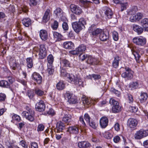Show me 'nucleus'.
Masks as SVG:
<instances>
[{"label": "nucleus", "instance_id": "aec40b11", "mask_svg": "<svg viewBox=\"0 0 148 148\" xmlns=\"http://www.w3.org/2000/svg\"><path fill=\"white\" fill-rule=\"evenodd\" d=\"M50 10L49 9H47L45 11L42 18V21L43 22L46 23L50 19Z\"/></svg>", "mask_w": 148, "mask_h": 148}, {"label": "nucleus", "instance_id": "423d86ee", "mask_svg": "<svg viewBox=\"0 0 148 148\" xmlns=\"http://www.w3.org/2000/svg\"><path fill=\"white\" fill-rule=\"evenodd\" d=\"M133 42L135 45L140 46H144L146 43V39L142 36L135 37L132 39Z\"/></svg>", "mask_w": 148, "mask_h": 148}, {"label": "nucleus", "instance_id": "4468645a", "mask_svg": "<svg viewBox=\"0 0 148 148\" xmlns=\"http://www.w3.org/2000/svg\"><path fill=\"white\" fill-rule=\"evenodd\" d=\"M65 125L63 122L61 121H59L56 124L55 132L57 133L62 132L65 129Z\"/></svg>", "mask_w": 148, "mask_h": 148}, {"label": "nucleus", "instance_id": "603ef678", "mask_svg": "<svg viewBox=\"0 0 148 148\" xmlns=\"http://www.w3.org/2000/svg\"><path fill=\"white\" fill-rule=\"evenodd\" d=\"M87 55L84 53L80 54L79 56V59L81 61H83L85 60L86 58L87 59Z\"/></svg>", "mask_w": 148, "mask_h": 148}, {"label": "nucleus", "instance_id": "bb28decb", "mask_svg": "<svg viewBox=\"0 0 148 148\" xmlns=\"http://www.w3.org/2000/svg\"><path fill=\"white\" fill-rule=\"evenodd\" d=\"M0 86L5 88H10L11 90L13 91V90L10 88L9 83L5 80H1L0 81Z\"/></svg>", "mask_w": 148, "mask_h": 148}, {"label": "nucleus", "instance_id": "3c124183", "mask_svg": "<svg viewBox=\"0 0 148 148\" xmlns=\"http://www.w3.org/2000/svg\"><path fill=\"white\" fill-rule=\"evenodd\" d=\"M109 103L113 106L116 105L117 104H119V103L113 98H111L110 99Z\"/></svg>", "mask_w": 148, "mask_h": 148}, {"label": "nucleus", "instance_id": "774afa93", "mask_svg": "<svg viewBox=\"0 0 148 148\" xmlns=\"http://www.w3.org/2000/svg\"><path fill=\"white\" fill-rule=\"evenodd\" d=\"M20 144L24 148H27V145L26 144V142L23 140L20 141Z\"/></svg>", "mask_w": 148, "mask_h": 148}, {"label": "nucleus", "instance_id": "39448f33", "mask_svg": "<svg viewBox=\"0 0 148 148\" xmlns=\"http://www.w3.org/2000/svg\"><path fill=\"white\" fill-rule=\"evenodd\" d=\"M22 116L31 122L34 119V111L32 109H29L27 111H24L22 113Z\"/></svg>", "mask_w": 148, "mask_h": 148}, {"label": "nucleus", "instance_id": "864d4df0", "mask_svg": "<svg viewBox=\"0 0 148 148\" xmlns=\"http://www.w3.org/2000/svg\"><path fill=\"white\" fill-rule=\"evenodd\" d=\"M90 79H91L92 77L95 80H98L101 78V76L99 74H93L90 76Z\"/></svg>", "mask_w": 148, "mask_h": 148}, {"label": "nucleus", "instance_id": "052dcab7", "mask_svg": "<svg viewBox=\"0 0 148 148\" xmlns=\"http://www.w3.org/2000/svg\"><path fill=\"white\" fill-rule=\"evenodd\" d=\"M112 36L114 40L115 41H117L119 39L118 33L116 31H114L113 32Z\"/></svg>", "mask_w": 148, "mask_h": 148}, {"label": "nucleus", "instance_id": "69168bd1", "mask_svg": "<svg viewBox=\"0 0 148 148\" xmlns=\"http://www.w3.org/2000/svg\"><path fill=\"white\" fill-rule=\"evenodd\" d=\"M84 118L87 122L88 123L90 122V118L88 114L86 113L85 114L84 116Z\"/></svg>", "mask_w": 148, "mask_h": 148}, {"label": "nucleus", "instance_id": "a18cd8bd", "mask_svg": "<svg viewBox=\"0 0 148 148\" xmlns=\"http://www.w3.org/2000/svg\"><path fill=\"white\" fill-rule=\"evenodd\" d=\"M27 95L30 99H32L34 96L33 90H28L27 92Z\"/></svg>", "mask_w": 148, "mask_h": 148}, {"label": "nucleus", "instance_id": "4d7b16f0", "mask_svg": "<svg viewBox=\"0 0 148 148\" xmlns=\"http://www.w3.org/2000/svg\"><path fill=\"white\" fill-rule=\"evenodd\" d=\"M143 14L141 13L138 12L135 15V18L137 21H138L143 17Z\"/></svg>", "mask_w": 148, "mask_h": 148}, {"label": "nucleus", "instance_id": "5fc2aeb1", "mask_svg": "<svg viewBox=\"0 0 148 148\" xmlns=\"http://www.w3.org/2000/svg\"><path fill=\"white\" fill-rule=\"evenodd\" d=\"M2 47L1 48V51H0V52H1V55L2 56H3L5 54H6V51L7 50V49H8V47H4L3 45H2Z\"/></svg>", "mask_w": 148, "mask_h": 148}, {"label": "nucleus", "instance_id": "f03ea898", "mask_svg": "<svg viewBox=\"0 0 148 148\" xmlns=\"http://www.w3.org/2000/svg\"><path fill=\"white\" fill-rule=\"evenodd\" d=\"M86 24V21L84 19L81 18L78 22L75 21L72 23V25L74 30L78 33L82 29L85 28V25Z\"/></svg>", "mask_w": 148, "mask_h": 148}, {"label": "nucleus", "instance_id": "0e129e2a", "mask_svg": "<svg viewBox=\"0 0 148 148\" xmlns=\"http://www.w3.org/2000/svg\"><path fill=\"white\" fill-rule=\"evenodd\" d=\"M138 108L136 107L130 106L129 108V111L132 112H136L137 111Z\"/></svg>", "mask_w": 148, "mask_h": 148}, {"label": "nucleus", "instance_id": "ea45409f", "mask_svg": "<svg viewBox=\"0 0 148 148\" xmlns=\"http://www.w3.org/2000/svg\"><path fill=\"white\" fill-rule=\"evenodd\" d=\"M104 137L107 139H110L113 137L112 135L108 131L105 132L103 133Z\"/></svg>", "mask_w": 148, "mask_h": 148}, {"label": "nucleus", "instance_id": "dca6fc26", "mask_svg": "<svg viewBox=\"0 0 148 148\" xmlns=\"http://www.w3.org/2000/svg\"><path fill=\"white\" fill-rule=\"evenodd\" d=\"M32 78L37 84H40L42 82V77L41 75L38 73L35 72L32 75Z\"/></svg>", "mask_w": 148, "mask_h": 148}, {"label": "nucleus", "instance_id": "a878e982", "mask_svg": "<svg viewBox=\"0 0 148 148\" xmlns=\"http://www.w3.org/2000/svg\"><path fill=\"white\" fill-rule=\"evenodd\" d=\"M133 30L137 33L138 35L141 34L143 31L144 28L138 25H134L133 27Z\"/></svg>", "mask_w": 148, "mask_h": 148}, {"label": "nucleus", "instance_id": "7c9ffc66", "mask_svg": "<svg viewBox=\"0 0 148 148\" xmlns=\"http://www.w3.org/2000/svg\"><path fill=\"white\" fill-rule=\"evenodd\" d=\"M22 21L23 25L25 27H28L31 25L32 21L28 18H24Z\"/></svg>", "mask_w": 148, "mask_h": 148}, {"label": "nucleus", "instance_id": "1a4fd4ad", "mask_svg": "<svg viewBox=\"0 0 148 148\" xmlns=\"http://www.w3.org/2000/svg\"><path fill=\"white\" fill-rule=\"evenodd\" d=\"M70 8L71 11L73 13L77 15H80L82 12V9L80 7L74 4L70 5Z\"/></svg>", "mask_w": 148, "mask_h": 148}, {"label": "nucleus", "instance_id": "5701e85b", "mask_svg": "<svg viewBox=\"0 0 148 148\" xmlns=\"http://www.w3.org/2000/svg\"><path fill=\"white\" fill-rule=\"evenodd\" d=\"M141 25L145 31L148 32V18H145L141 20Z\"/></svg>", "mask_w": 148, "mask_h": 148}, {"label": "nucleus", "instance_id": "8fccbe9b", "mask_svg": "<svg viewBox=\"0 0 148 148\" xmlns=\"http://www.w3.org/2000/svg\"><path fill=\"white\" fill-rule=\"evenodd\" d=\"M61 64L64 66L70 67V64L69 62L66 60H63L61 62Z\"/></svg>", "mask_w": 148, "mask_h": 148}, {"label": "nucleus", "instance_id": "e2e57ef3", "mask_svg": "<svg viewBox=\"0 0 148 148\" xmlns=\"http://www.w3.org/2000/svg\"><path fill=\"white\" fill-rule=\"evenodd\" d=\"M6 98L5 95L3 93H0V101H3L5 100Z\"/></svg>", "mask_w": 148, "mask_h": 148}, {"label": "nucleus", "instance_id": "c85d7f7f", "mask_svg": "<svg viewBox=\"0 0 148 148\" xmlns=\"http://www.w3.org/2000/svg\"><path fill=\"white\" fill-rule=\"evenodd\" d=\"M100 39L102 41H106L109 38L108 34L107 33H105L102 30V32L100 33L99 36Z\"/></svg>", "mask_w": 148, "mask_h": 148}, {"label": "nucleus", "instance_id": "c756f323", "mask_svg": "<svg viewBox=\"0 0 148 148\" xmlns=\"http://www.w3.org/2000/svg\"><path fill=\"white\" fill-rule=\"evenodd\" d=\"M120 60V58L118 56H116L114 58L112 63V66L113 67L116 69L119 65V62Z\"/></svg>", "mask_w": 148, "mask_h": 148}, {"label": "nucleus", "instance_id": "72a5a7b5", "mask_svg": "<svg viewBox=\"0 0 148 148\" xmlns=\"http://www.w3.org/2000/svg\"><path fill=\"white\" fill-rule=\"evenodd\" d=\"M65 84L63 81H60L56 85V88L58 90H61L65 88Z\"/></svg>", "mask_w": 148, "mask_h": 148}, {"label": "nucleus", "instance_id": "a211bd4d", "mask_svg": "<svg viewBox=\"0 0 148 148\" xmlns=\"http://www.w3.org/2000/svg\"><path fill=\"white\" fill-rule=\"evenodd\" d=\"M108 120L106 117H103L100 120V125L102 128H106L108 125Z\"/></svg>", "mask_w": 148, "mask_h": 148}, {"label": "nucleus", "instance_id": "2eb2a0df", "mask_svg": "<svg viewBox=\"0 0 148 148\" xmlns=\"http://www.w3.org/2000/svg\"><path fill=\"white\" fill-rule=\"evenodd\" d=\"M94 27V25H92L89 27V30L90 32L91 33L92 35L93 36H97L99 34H100L103 30L99 28L95 29Z\"/></svg>", "mask_w": 148, "mask_h": 148}, {"label": "nucleus", "instance_id": "338daca9", "mask_svg": "<svg viewBox=\"0 0 148 148\" xmlns=\"http://www.w3.org/2000/svg\"><path fill=\"white\" fill-rule=\"evenodd\" d=\"M62 27L64 30H67L69 29L68 25L66 22H64L62 24Z\"/></svg>", "mask_w": 148, "mask_h": 148}, {"label": "nucleus", "instance_id": "2f4dec72", "mask_svg": "<svg viewBox=\"0 0 148 148\" xmlns=\"http://www.w3.org/2000/svg\"><path fill=\"white\" fill-rule=\"evenodd\" d=\"M148 95L147 93L145 92L141 93L140 95V101L141 103L145 102L147 99Z\"/></svg>", "mask_w": 148, "mask_h": 148}, {"label": "nucleus", "instance_id": "473e14b6", "mask_svg": "<svg viewBox=\"0 0 148 148\" xmlns=\"http://www.w3.org/2000/svg\"><path fill=\"white\" fill-rule=\"evenodd\" d=\"M121 107L119 106V104L113 106L112 108V110L114 113H117L121 111Z\"/></svg>", "mask_w": 148, "mask_h": 148}, {"label": "nucleus", "instance_id": "9d476101", "mask_svg": "<svg viewBox=\"0 0 148 148\" xmlns=\"http://www.w3.org/2000/svg\"><path fill=\"white\" fill-rule=\"evenodd\" d=\"M138 122L136 119L133 118H129L127 121V125L130 128H135L138 125Z\"/></svg>", "mask_w": 148, "mask_h": 148}, {"label": "nucleus", "instance_id": "4be33fe9", "mask_svg": "<svg viewBox=\"0 0 148 148\" xmlns=\"http://www.w3.org/2000/svg\"><path fill=\"white\" fill-rule=\"evenodd\" d=\"M39 35L41 39L43 41L47 40L48 35L47 31L45 30H41L40 31Z\"/></svg>", "mask_w": 148, "mask_h": 148}, {"label": "nucleus", "instance_id": "e433bc0d", "mask_svg": "<svg viewBox=\"0 0 148 148\" xmlns=\"http://www.w3.org/2000/svg\"><path fill=\"white\" fill-rule=\"evenodd\" d=\"M138 10L137 7L136 6H133L131 7L128 11V14L129 15L134 14Z\"/></svg>", "mask_w": 148, "mask_h": 148}, {"label": "nucleus", "instance_id": "13d9d810", "mask_svg": "<svg viewBox=\"0 0 148 148\" xmlns=\"http://www.w3.org/2000/svg\"><path fill=\"white\" fill-rule=\"evenodd\" d=\"M58 26V23L56 21H55L51 25L52 28L54 30L57 29Z\"/></svg>", "mask_w": 148, "mask_h": 148}, {"label": "nucleus", "instance_id": "f3484780", "mask_svg": "<svg viewBox=\"0 0 148 148\" xmlns=\"http://www.w3.org/2000/svg\"><path fill=\"white\" fill-rule=\"evenodd\" d=\"M103 10L106 17L108 19L112 18L113 13L110 8L107 6H105L103 8Z\"/></svg>", "mask_w": 148, "mask_h": 148}, {"label": "nucleus", "instance_id": "37998d69", "mask_svg": "<svg viewBox=\"0 0 148 148\" xmlns=\"http://www.w3.org/2000/svg\"><path fill=\"white\" fill-rule=\"evenodd\" d=\"M47 72L49 75L52 74L54 71L53 66V65H48V64H47Z\"/></svg>", "mask_w": 148, "mask_h": 148}, {"label": "nucleus", "instance_id": "0eeeda50", "mask_svg": "<svg viewBox=\"0 0 148 148\" xmlns=\"http://www.w3.org/2000/svg\"><path fill=\"white\" fill-rule=\"evenodd\" d=\"M148 135V130L140 129L137 131L135 134V138L136 139H140Z\"/></svg>", "mask_w": 148, "mask_h": 148}, {"label": "nucleus", "instance_id": "20e7f679", "mask_svg": "<svg viewBox=\"0 0 148 148\" xmlns=\"http://www.w3.org/2000/svg\"><path fill=\"white\" fill-rule=\"evenodd\" d=\"M64 97L70 103L75 104L77 102V99L75 96L69 91H67L64 94Z\"/></svg>", "mask_w": 148, "mask_h": 148}, {"label": "nucleus", "instance_id": "f8f14e48", "mask_svg": "<svg viewBox=\"0 0 148 148\" xmlns=\"http://www.w3.org/2000/svg\"><path fill=\"white\" fill-rule=\"evenodd\" d=\"M86 62L88 64L91 65H95L98 64L99 61L97 58L88 56L87 57Z\"/></svg>", "mask_w": 148, "mask_h": 148}, {"label": "nucleus", "instance_id": "412c9836", "mask_svg": "<svg viewBox=\"0 0 148 148\" xmlns=\"http://www.w3.org/2000/svg\"><path fill=\"white\" fill-rule=\"evenodd\" d=\"M78 146L79 148H88L90 146V144L88 141H82L78 143Z\"/></svg>", "mask_w": 148, "mask_h": 148}, {"label": "nucleus", "instance_id": "ddd939ff", "mask_svg": "<svg viewBox=\"0 0 148 148\" xmlns=\"http://www.w3.org/2000/svg\"><path fill=\"white\" fill-rule=\"evenodd\" d=\"M54 14H55L56 16L61 19H64L65 18V16H64V13L63 11L60 8H57L54 11Z\"/></svg>", "mask_w": 148, "mask_h": 148}, {"label": "nucleus", "instance_id": "6e6552de", "mask_svg": "<svg viewBox=\"0 0 148 148\" xmlns=\"http://www.w3.org/2000/svg\"><path fill=\"white\" fill-rule=\"evenodd\" d=\"M125 72L121 74L122 77L128 79H131L133 77V71L129 67H125Z\"/></svg>", "mask_w": 148, "mask_h": 148}, {"label": "nucleus", "instance_id": "680f3d73", "mask_svg": "<svg viewBox=\"0 0 148 148\" xmlns=\"http://www.w3.org/2000/svg\"><path fill=\"white\" fill-rule=\"evenodd\" d=\"M127 95L129 103H132L134 101L133 96L131 94H128Z\"/></svg>", "mask_w": 148, "mask_h": 148}, {"label": "nucleus", "instance_id": "c9c22d12", "mask_svg": "<svg viewBox=\"0 0 148 148\" xmlns=\"http://www.w3.org/2000/svg\"><path fill=\"white\" fill-rule=\"evenodd\" d=\"M131 51L133 54L134 56L136 62L139 63L140 62L139 60L140 58V56L138 52L134 51L133 49H132Z\"/></svg>", "mask_w": 148, "mask_h": 148}, {"label": "nucleus", "instance_id": "de8ad7c7", "mask_svg": "<svg viewBox=\"0 0 148 148\" xmlns=\"http://www.w3.org/2000/svg\"><path fill=\"white\" fill-rule=\"evenodd\" d=\"M128 3H120L121 5V12L125 10L126 9L127 6H128Z\"/></svg>", "mask_w": 148, "mask_h": 148}, {"label": "nucleus", "instance_id": "c03bdc74", "mask_svg": "<svg viewBox=\"0 0 148 148\" xmlns=\"http://www.w3.org/2000/svg\"><path fill=\"white\" fill-rule=\"evenodd\" d=\"M138 84L137 82H133L129 85V87L132 90H134L138 88Z\"/></svg>", "mask_w": 148, "mask_h": 148}, {"label": "nucleus", "instance_id": "393cba45", "mask_svg": "<svg viewBox=\"0 0 148 148\" xmlns=\"http://www.w3.org/2000/svg\"><path fill=\"white\" fill-rule=\"evenodd\" d=\"M82 100L83 104H86L88 105L94 104L96 102L95 100L85 97L83 98Z\"/></svg>", "mask_w": 148, "mask_h": 148}, {"label": "nucleus", "instance_id": "58836bf2", "mask_svg": "<svg viewBox=\"0 0 148 148\" xmlns=\"http://www.w3.org/2000/svg\"><path fill=\"white\" fill-rule=\"evenodd\" d=\"M48 64V65H53L54 61V58L52 54L49 55L47 57Z\"/></svg>", "mask_w": 148, "mask_h": 148}, {"label": "nucleus", "instance_id": "cd10ccee", "mask_svg": "<svg viewBox=\"0 0 148 148\" xmlns=\"http://www.w3.org/2000/svg\"><path fill=\"white\" fill-rule=\"evenodd\" d=\"M9 64L12 68L13 70L16 69V67L17 66L16 62L14 58H10L9 60Z\"/></svg>", "mask_w": 148, "mask_h": 148}, {"label": "nucleus", "instance_id": "f704fd0d", "mask_svg": "<svg viewBox=\"0 0 148 148\" xmlns=\"http://www.w3.org/2000/svg\"><path fill=\"white\" fill-rule=\"evenodd\" d=\"M72 116L69 114H65L63 118L62 121L66 123L70 122L72 120Z\"/></svg>", "mask_w": 148, "mask_h": 148}, {"label": "nucleus", "instance_id": "a19ab883", "mask_svg": "<svg viewBox=\"0 0 148 148\" xmlns=\"http://www.w3.org/2000/svg\"><path fill=\"white\" fill-rule=\"evenodd\" d=\"M27 67L29 68H31L33 65V62L32 59L31 58H27Z\"/></svg>", "mask_w": 148, "mask_h": 148}, {"label": "nucleus", "instance_id": "7ed1b4c3", "mask_svg": "<svg viewBox=\"0 0 148 148\" xmlns=\"http://www.w3.org/2000/svg\"><path fill=\"white\" fill-rule=\"evenodd\" d=\"M34 52H36V55L38 54L39 58L42 59L45 58L47 55V52L45 46L44 45H40L39 47H35L34 48Z\"/></svg>", "mask_w": 148, "mask_h": 148}, {"label": "nucleus", "instance_id": "bf43d9fd", "mask_svg": "<svg viewBox=\"0 0 148 148\" xmlns=\"http://www.w3.org/2000/svg\"><path fill=\"white\" fill-rule=\"evenodd\" d=\"M45 128L44 125L42 124H39L38 126L37 131L39 132H41L44 130Z\"/></svg>", "mask_w": 148, "mask_h": 148}, {"label": "nucleus", "instance_id": "09e8293b", "mask_svg": "<svg viewBox=\"0 0 148 148\" xmlns=\"http://www.w3.org/2000/svg\"><path fill=\"white\" fill-rule=\"evenodd\" d=\"M53 35L54 37L57 39L58 40H61L62 37L61 34L57 32H55L53 33Z\"/></svg>", "mask_w": 148, "mask_h": 148}, {"label": "nucleus", "instance_id": "6ab92c4d", "mask_svg": "<svg viewBox=\"0 0 148 148\" xmlns=\"http://www.w3.org/2000/svg\"><path fill=\"white\" fill-rule=\"evenodd\" d=\"M67 131L71 134H77L79 133V128L75 126L69 127Z\"/></svg>", "mask_w": 148, "mask_h": 148}, {"label": "nucleus", "instance_id": "b1692460", "mask_svg": "<svg viewBox=\"0 0 148 148\" xmlns=\"http://www.w3.org/2000/svg\"><path fill=\"white\" fill-rule=\"evenodd\" d=\"M63 47L67 49H73L74 47V45L71 41H66L63 44Z\"/></svg>", "mask_w": 148, "mask_h": 148}, {"label": "nucleus", "instance_id": "4c0bfd02", "mask_svg": "<svg viewBox=\"0 0 148 148\" xmlns=\"http://www.w3.org/2000/svg\"><path fill=\"white\" fill-rule=\"evenodd\" d=\"M35 93L39 96H41L44 95L45 92L43 90L38 88H36L34 90Z\"/></svg>", "mask_w": 148, "mask_h": 148}, {"label": "nucleus", "instance_id": "6e6d98bb", "mask_svg": "<svg viewBox=\"0 0 148 148\" xmlns=\"http://www.w3.org/2000/svg\"><path fill=\"white\" fill-rule=\"evenodd\" d=\"M40 1V0H30L29 4L30 5H36L39 3Z\"/></svg>", "mask_w": 148, "mask_h": 148}, {"label": "nucleus", "instance_id": "f257e3e1", "mask_svg": "<svg viewBox=\"0 0 148 148\" xmlns=\"http://www.w3.org/2000/svg\"><path fill=\"white\" fill-rule=\"evenodd\" d=\"M61 74L62 76L66 77L69 82L74 83L75 85H78L80 86H83V81L81 79L75 77L74 75L67 73L63 69L61 70Z\"/></svg>", "mask_w": 148, "mask_h": 148}, {"label": "nucleus", "instance_id": "49530a36", "mask_svg": "<svg viewBox=\"0 0 148 148\" xmlns=\"http://www.w3.org/2000/svg\"><path fill=\"white\" fill-rule=\"evenodd\" d=\"M81 2L82 6L85 8L88 7L90 3H92V2L90 1L87 0L84 1L83 0H81Z\"/></svg>", "mask_w": 148, "mask_h": 148}, {"label": "nucleus", "instance_id": "9b49d317", "mask_svg": "<svg viewBox=\"0 0 148 148\" xmlns=\"http://www.w3.org/2000/svg\"><path fill=\"white\" fill-rule=\"evenodd\" d=\"M35 108L39 112H42L44 111L45 108V106L44 102L42 100H40L37 102L35 105Z\"/></svg>", "mask_w": 148, "mask_h": 148}, {"label": "nucleus", "instance_id": "79ce46f5", "mask_svg": "<svg viewBox=\"0 0 148 148\" xmlns=\"http://www.w3.org/2000/svg\"><path fill=\"white\" fill-rule=\"evenodd\" d=\"M77 48L79 53H80L83 52L85 51L86 49V47L84 45L81 44Z\"/></svg>", "mask_w": 148, "mask_h": 148}]
</instances>
